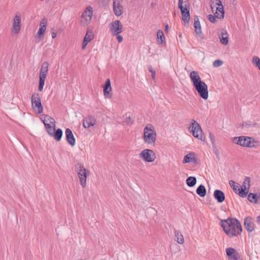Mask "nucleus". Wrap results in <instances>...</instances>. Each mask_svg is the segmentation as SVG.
<instances>
[{
    "label": "nucleus",
    "mask_w": 260,
    "mask_h": 260,
    "mask_svg": "<svg viewBox=\"0 0 260 260\" xmlns=\"http://www.w3.org/2000/svg\"><path fill=\"white\" fill-rule=\"evenodd\" d=\"M224 232L230 237H237L241 234L242 228L240 222L236 218H229L220 220Z\"/></svg>",
    "instance_id": "1"
},
{
    "label": "nucleus",
    "mask_w": 260,
    "mask_h": 260,
    "mask_svg": "<svg viewBox=\"0 0 260 260\" xmlns=\"http://www.w3.org/2000/svg\"><path fill=\"white\" fill-rule=\"evenodd\" d=\"M193 86L199 95L203 99L206 100L208 98V90L207 84L201 79L199 74L197 71H192L189 75Z\"/></svg>",
    "instance_id": "2"
},
{
    "label": "nucleus",
    "mask_w": 260,
    "mask_h": 260,
    "mask_svg": "<svg viewBox=\"0 0 260 260\" xmlns=\"http://www.w3.org/2000/svg\"><path fill=\"white\" fill-rule=\"evenodd\" d=\"M156 140V133L154 127L150 124L144 128L143 140L145 143L154 145Z\"/></svg>",
    "instance_id": "3"
},
{
    "label": "nucleus",
    "mask_w": 260,
    "mask_h": 260,
    "mask_svg": "<svg viewBox=\"0 0 260 260\" xmlns=\"http://www.w3.org/2000/svg\"><path fill=\"white\" fill-rule=\"evenodd\" d=\"M75 170L78 174L81 185L83 188H85L86 186V179L88 170L81 162H78L75 165Z\"/></svg>",
    "instance_id": "4"
},
{
    "label": "nucleus",
    "mask_w": 260,
    "mask_h": 260,
    "mask_svg": "<svg viewBox=\"0 0 260 260\" xmlns=\"http://www.w3.org/2000/svg\"><path fill=\"white\" fill-rule=\"evenodd\" d=\"M233 141L238 145L247 147H256L258 143L254 139L245 136L234 137Z\"/></svg>",
    "instance_id": "5"
},
{
    "label": "nucleus",
    "mask_w": 260,
    "mask_h": 260,
    "mask_svg": "<svg viewBox=\"0 0 260 260\" xmlns=\"http://www.w3.org/2000/svg\"><path fill=\"white\" fill-rule=\"evenodd\" d=\"M188 0H179L178 8L181 10L182 19L184 23L188 24L190 20Z\"/></svg>",
    "instance_id": "6"
},
{
    "label": "nucleus",
    "mask_w": 260,
    "mask_h": 260,
    "mask_svg": "<svg viewBox=\"0 0 260 260\" xmlns=\"http://www.w3.org/2000/svg\"><path fill=\"white\" fill-rule=\"evenodd\" d=\"M31 105L32 109L39 114L43 112V107L41 103V99L38 93L34 92L31 96Z\"/></svg>",
    "instance_id": "7"
},
{
    "label": "nucleus",
    "mask_w": 260,
    "mask_h": 260,
    "mask_svg": "<svg viewBox=\"0 0 260 260\" xmlns=\"http://www.w3.org/2000/svg\"><path fill=\"white\" fill-rule=\"evenodd\" d=\"M93 9L91 6L87 7L83 11L80 17V23L83 26L88 25L93 16Z\"/></svg>",
    "instance_id": "8"
},
{
    "label": "nucleus",
    "mask_w": 260,
    "mask_h": 260,
    "mask_svg": "<svg viewBox=\"0 0 260 260\" xmlns=\"http://www.w3.org/2000/svg\"><path fill=\"white\" fill-rule=\"evenodd\" d=\"M190 128L194 137L202 141H204L205 139L203 137L202 129L200 125L197 121L194 119L191 120Z\"/></svg>",
    "instance_id": "9"
},
{
    "label": "nucleus",
    "mask_w": 260,
    "mask_h": 260,
    "mask_svg": "<svg viewBox=\"0 0 260 260\" xmlns=\"http://www.w3.org/2000/svg\"><path fill=\"white\" fill-rule=\"evenodd\" d=\"M21 14L19 12H17L13 19V24L11 29L12 33L18 34L21 28Z\"/></svg>",
    "instance_id": "10"
},
{
    "label": "nucleus",
    "mask_w": 260,
    "mask_h": 260,
    "mask_svg": "<svg viewBox=\"0 0 260 260\" xmlns=\"http://www.w3.org/2000/svg\"><path fill=\"white\" fill-rule=\"evenodd\" d=\"M140 157L146 162H151L154 161L156 158L155 154L151 149H146L141 151Z\"/></svg>",
    "instance_id": "11"
},
{
    "label": "nucleus",
    "mask_w": 260,
    "mask_h": 260,
    "mask_svg": "<svg viewBox=\"0 0 260 260\" xmlns=\"http://www.w3.org/2000/svg\"><path fill=\"white\" fill-rule=\"evenodd\" d=\"M250 178L248 177H246L243 182L242 185L240 186V191H238V194L240 197L244 198L246 196L250 188Z\"/></svg>",
    "instance_id": "12"
},
{
    "label": "nucleus",
    "mask_w": 260,
    "mask_h": 260,
    "mask_svg": "<svg viewBox=\"0 0 260 260\" xmlns=\"http://www.w3.org/2000/svg\"><path fill=\"white\" fill-rule=\"evenodd\" d=\"M111 25V30L113 36L120 34L122 32V25L119 20L113 21Z\"/></svg>",
    "instance_id": "13"
},
{
    "label": "nucleus",
    "mask_w": 260,
    "mask_h": 260,
    "mask_svg": "<svg viewBox=\"0 0 260 260\" xmlns=\"http://www.w3.org/2000/svg\"><path fill=\"white\" fill-rule=\"evenodd\" d=\"M244 228L248 233H251L255 230V224L253 222V219L251 216H247L244 219Z\"/></svg>",
    "instance_id": "14"
},
{
    "label": "nucleus",
    "mask_w": 260,
    "mask_h": 260,
    "mask_svg": "<svg viewBox=\"0 0 260 260\" xmlns=\"http://www.w3.org/2000/svg\"><path fill=\"white\" fill-rule=\"evenodd\" d=\"M227 256L231 260H238L240 255L238 252L233 248L229 247L225 249Z\"/></svg>",
    "instance_id": "15"
},
{
    "label": "nucleus",
    "mask_w": 260,
    "mask_h": 260,
    "mask_svg": "<svg viewBox=\"0 0 260 260\" xmlns=\"http://www.w3.org/2000/svg\"><path fill=\"white\" fill-rule=\"evenodd\" d=\"M113 11L117 16H119L122 14V6L120 0H113Z\"/></svg>",
    "instance_id": "16"
},
{
    "label": "nucleus",
    "mask_w": 260,
    "mask_h": 260,
    "mask_svg": "<svg viewBox=\"0 0 260 260\" xmlns=\"http://www.w3.org/2000/svg\"><path fill=\"white\" fill-rule=\"evenodd\" d=\"M65 135L68 143L71 146H74L76 143V140L72 131L68 128L65 131Z\"/></svg>",
    "instance_id": "17"
},
{
    "label": "nucleus",
    "mask_w": 260,
    "mask_h": 260,
    "mask_svg": "<svg viewBox=\"0 0 260 260\" xmlns=\"http://www.w3.org/2000/svg\"><path fill=\"white\" fill-rule=\"evenodd\" d=\"M96 123V119L91 115H88L83 122V126L85 128H88L90 126H94Z\"/></svg>",
    "instance_id": "18"
},
{
    "label": "nucleus",
    "mask_w": 260,
    "mask_h": 260,
    "mask_svg": "<svg viewBox=\"0 0 260 260\" xmlns=\"http://www.w3.org/2000/svg\"><path fill=\"white\" fill-rule=\"evenodd\" d=\"M93 34L91 30L87 29L85 36L84 38L82 49H84L87 46V44L93 39Z\"/></svg>",
    "instance_id": "19"
},
{
    "label": "nucleus",
    "mask_w": 260,
    "mask_h": 260,
    "mask_svg": "<svg viewBox=\"0 0 260 260\" xmlns=\"http://www.w3.org/2000/svg\"><path fill=\"white\" fill-rule=\"evenodd\" d=\"M47 20L45 18H43L40 24V28L38 31V35L40 39H42L43 37L44 32L46 29Z\"/></svg>",
    "instance_id": "20"
},
{
    "label": "nucleus",
    "mask_w": 260,
    "mask_h": 260,
    "mask_svg": "<svg viewBox=\"0 0 260 260\" xmlns=\"http://www.w3.org/2000/svg\"><path fill=\"white\" fill-rule=\"evenodd\" d=\"M111 90L112 88L111 86L110 80L109 79H107L104 87V93L106 98H111L112 94L110 93V91H111Z\"/></svg>",
    "instance_id": "21"
},
{
    "label": "nucleus",
    "mask_w": 260,
    "mask_h": 260,
    "mask_svg": "<svg viewBox=\"0 0 260 260\" xmlns=\"http://www.w3.org/2000/svg\"><path fill=\"white\" fill-rule=\"evenodd\" d=\"M214 197L218 203H222L225 200V195L223 191L216 189L214 192Z\"/></svg>",
    "instance_id": "22"
},
{
    "label": "nucleus",
    "mask_w": 260,
    "mask_h": 260,
    "mask_svg": "<svg viewBox=\"0 0 260 260\" xmlns=\"http://www.w3.org/2000/svg\"><path fill=\"white\" fill-rule=\"evenodd\" d=\"M195 32L197 35H200L202 33L201 25L200 24L199 18L198 16H195L194 18V24Z\"/></svg>",
    "instance_id": "23"
},
{
    "label": "nucleus",
    "mask_w": 260,
    "mask_h": 260,
    "mask_svg": "<svg viewBox=\"0 0 260 260\" xmlns=\"http://www.w3.org/2000/svg\"><path fill=\"white\" fill-rule=\"evenodd\" d=\"M49 63L48 62H44L41 66L39 77L46 78L48 72Z\"/></svg>",
    "instance_id": "24"
},
{
    "label": "nucleus",
    "mask_w": 260,
    "mask_h": 260,
    "mask_svg": "<svg viewBox=\"0 0 260 260\" xmlns=\"http://www.w3.org/2000/svg\"><path fill=\"white\" fill-rule=\"evenodd\" d=\"M248 199L251 203H258L260 202V194L250 193L248 194Z\"/></svg>",
    "instance_id": "25"
},
{
    "label": "nucleus",
    "mask_w": 260,
    "mask_h": 260,
    "mask_svg": "<svg viewBox=\"0 0 260 260\" xmlns=\"http://www.w3.org/2000/svg\"><path fill=\"white\" fill-rule=\"evenodd\" d=\"M216 9V12L214 15L217 18L222 19L224 17V10L223 6L221 5L220 6L217 7Z\"/></svg>",
    "instance_id": "26"
},
{
    "label": "nucleus",
    "mask_w": 260,
    "mask_h": 260,
    "mask_svg": "<svg viewBox=\"0 0 260 260\" xmlns=\"http://www.w3.org/2000/svg\"><path fill=\"white\" fill-rule=\"evenodd\" d=\"M174 235L175 240L177 243L181 244L184 242V237L180 231L175 230Z\"/></svg>",
    "instance_id": "27"
},
{
    "label": "nucleus",
    "mask_w": 260,
    "mask_h": 260,
    "mask_svg": "<svg viewBox=\"0 0 260 260\" xmlns=\"http://www.w3.org/2000/svg\"><path fill=\"white\" fill-rule=\"evenodd\" d=\"M220 43L224 45H226L229 43V39L228 34L226 31H222L219 36Z\"/></svg>",
    "instance_id": "28"
},
{
    "label": "nucleus",
    "mask_w": 260,
    "mask_h": 260,
    "mask_svg": "<svg viewBox=\"0 0 260 260\" xmlns=\"http://www.w3.org/2000/svg\"><path fill=\"white\" fill-rule=\"evenodd\" d=\"M196 161V157L194 153L187 154L184 157L183 163H189Z\"/></svg>",
    "instance_id": "29"
},
{
    "label": "nucleus",
    "mask_w": 260,
    "mask_h": 260,
    "mask_svg": "<svg viewBox=\"0 0 260 260\" xmlns=\"http://www.w3.org/2000/svg\"><path fill=\"white\" fill-rule=\"evenodd\" d=\"M197 193L201 197H204L206 194V189L204 185L201 184L197 189Z\"/></svg>",
    "instance_id": "30"
},
{
    "label": "nucleus",
    "mask_w": 260,
    "mask_h": 260,
    "mask_svg": "<svg viewBox=\"0 0 260 260\" xmlns=\"http://www.w3.org/2000/svg\"><path fill=\"white\" fill-rule=\"evenodd\" d=\"M62 136V131L60 128H58L55 131L52 137L54 138L57 141H59Z\"/></svg>",
    "instance_id": "31"
},
{
    "label": "nucleus",
    "mask_w": 260,
    "mask_h": 260,
    "mask_svg": "<svg viewBox=\"0 0 260 260\" xmlns=\"http://www.w3.org/2000/svg\"><path fill=\"white\" fill-rule=\"evenodd\" d=\"M187 185L189 187L194 186L197 183V179L195 177H189L186 180Z\"/></svg>",
    "instance_id": "32"
},
{
    "label": "nucleus",
    "mask_w": 260,
    "mask_h": 260,
    "mask_svg": "<svg viewBox=\"0 0 260 260\" xmlns=\"http://www.w3.org/2000/svg\"><path fill=\"white\" fill-rule=\"evenodd\" d=\"M229 185L233 188L235 192L238 194V191H239L240 189L239 185L236 184V182L233 180L229 181Z\"/></svg>",
    "instance_id": "33"
},
{
    "label": "nucleus",
    "mask_w": 260,
    "mask_h": 260,
    "mask_svg": "<svg viewBox=\"0 0 260 260\" xmlns=\"http://www.w3.org/2000/svg\"><path fill=\"white\" fill-rule=\"evenodd\" d=\"M222 4L220 0H211V8L212 12H214V9H216L217 7L221 6Z\"/></svg>",
    "instance_id": "34"
},
{
    "label": "nucleus",
    "mask_w": 260,
    "mask_h": 260,
    "mask_svg": "<svg viewBox=\"0 0 260 260\" xmlns=\"http://www.w3.org/2000/svg\"><path fill=\"white\" fill-rule=\"evenodd\" d=\"M44 123H49L50 124H52V125L55 126V120L52 118L51 116L49 115H45L44 117V119L43 120Z\"/></svg>",
    "instance_id": "35"
},
{
    "label": "nucleus",
    "mask_w": 260,
    "mask_h": 260,
    "mask_svg": "<svg viewBox=\"0 0 260 260\" xmlns=\"http://www.w3.org/2000/svg\"><path fill=\"white\" fill-rule=\"evenodd\" d=\"M124 122L128 125L132 124L133 123V120H132L130 114L126 113L124 116Z\"/></svg>",
    "instance_id": "36"
},
{
    "label": "nucleus",
    "mask_w": 260,
    "mask_h": 260,
    "mask_svg": "<svg viewBox=\"0 0 260 260\" xmlns=\"http://www.w3.org/2000/svg\"><path fill=\"white\" fill-rule=\"evenodd\" d=\"M46 78L39 77V90L40 91H42L43 89V87L45 84V80Z\"/></svg>",
    "instance_id": "37"
},
{
    "label": "nucleus",
    "mask_w": 260,
    "mask_h": 260,
    "mask_svg": "<svg viewBox=\"0 0 260 260\" xmlns=\"http://www.w3.org/2000/svg\"><path fill=\"white\" fill-rule=\"evenodd\" d=\"M157 40H160L161 42H164L165 41V37L162 30H159L157 32Z\"/></svg>",
    "instance_id": "38"
},
{
    "label": "nucleus",
    "mask_w": 260,
    "mask_h": 260,
    "mask_svg": "<svg viewBox=\"0 0 260 260\" xmlns=\"http://www.w3.org/2000/svg\"><path fill=\"white\" fill-rule=\"evenodd\" d=\"M209 138H210V140L212 143V147H213V149L215 150L216 149V143H215V137L213 134L210 133H209Z\"/></svg>",
    "instance_id": "39"
},
{
    "label": "nucleus",
    "mask_w": 260,
    "mask_h": 260,
    "mask_svg": "<svg viewBox=\"0 0 260 260\" xmlns=\"http://www.w3.org/2000/svg\"><path fill=\"white\" fill-rule=\"evenodd\" d=\"M252 63L257 67V66L260 64V58L256 56H253L252 58Z\"/></svg>",
    "instance_id": "40"
},
{
    "label": "nucleus",
    "mask_w": 260,
    "mask_h": 260,
    "mask_svg": "<svg viewBox=\"0 0 260 260\" xmlns=\"http://www.w3.org/2000/svg\"><path fill=\"white\" fill-rule=\"evenodd\" d=\"M223 63V61L221 60L217 59L215 60L213 63V66L214 67H218L221 66Z\"/></svg>",
    "instance_id": "41"
},
{
    "label": "nucleus",
    "mask_w": 260,
    "mask_h": 260,
    "mask_svg": "<svg viewBox=\"0 0 260 260\" xmlns=\"http://www.w3.org/2000/svg\"><path fill=\"white\" fill-rule=\"evenodd\" d=\"M55 126H52V127H51L50 128H49L48 129H47V132L48 133V134L50 136H52V135H53L55 131Z\"/></svg>",
    "instance_id": "42"
},
{
    "label": "nucleus",
    "mask_w": 260,
    "mask_h": 260,
    "mask_svg": "<svg viewBox=\"0 0 260 260\" xmlns=\"http://www.w3.org/2000/svg\"><path fill=\"white\" fill-rule=\"evenodd\" d=\"M216 18H217V17L215 16V15H214V16H213L211 14H210L208 15V19L212 23H215L217 21Z\"/></svg>",
    "instance_id": "43"
},
{
    "label": "nucleus",
    "mask_w": 260,
    "mask_h": 260,
    "mask_svg": "<svg viewBox=\"0 0 260 260\" xmlns=\"http://www.w3.org/2000/svg\"><path fill=\"white\" fill-rule=\"evenodd\" d=\"M115 36H117V39L119 43L122 42L123 38L120 34L115 35Z\"/></svg>",
    "instance_id": "44"
},
{
    "label": "nucleus",
    "mask_w": 260,
    "mask_h": 260,
    "mask_svg": "<svg viewBox=\"0 0 260 260\" xmlns=\"http://www.w3.org/2000/svg\"><path fill=\"white\" fill-rule=\"evenodd\" d=\"M44 125H45V126L46 128V130L47 129H48L49 128H50L51 127H52L53 125H52V124H50V123H44Z\"/></svg>",
    "instance_id": "45"
},
{
    "label": "nucleus",
    "mask_w": 260,
    "mask_h": 260,
    "mask_svg": "<svg viewBox=\"0 0 260 260\" xmlns=\"http://www.w3.org/2000/svg\"><path fill=\"white\" fill-rule=\"evenodd\" d=\"M51 37H52V39L55 38L56 37V33L54 31H52Z\"/></svg>",
    "instance_id": "46"
},
{
    "label": "nucleus",
    "mask_w": 260,
    "mask_h": 260,
    "mask_svg": "<svg viewBox=\"0 0 260 260\" xmlns=\"http://www.w3.org/2000/svg\"><path fill=\"white\" fill-rule=\"evenodd\" d=\"M148 70L151 73L155 72L151 66L148 67Z\"/></svg>",
    "instance_id": "47"
},
{
    "label": "nucleus",
    "mask_w": 260,
    "mask_h": 260,
    "mask_svg": "<svg viewBox=\"0 0 260 260\" xmlns=\"http://www.w3.org/2000/svg\"><path fill=\"white\" fill-rule=\"evenodd\" d=\"M256 222L260 224V215L257 217Z\"/></svg>",
    "instance_id": "48"
},
{
    "label": "nucleus",
    "mask_w": 260,
    "mask_h": 260,
    "mask_svg": "<svg viewBox=\"0 0 260 260\" xmlns=\"http://www.w3.org/2000/svg\"><path fill=\"white\" fill-rule=\"evenodd\" d=\"M151 76H152V78L153 79H155V72H154L151 73Z\"/></svg>",
    "instance_id": "49"
},
{
    "label": "nucleus",
    "mask_w": 260,
    "mask_h": 260,
    "mask_svg": "<svg viewBox=\"0 0 260 260\" xmlns=\"http://www.w3.org/2000/svg\"><path fill=\"white\" fill-rule=\"evenodd\" d=\"M168 29H169V25L168 24H167L165 26V30L168 31Z\"/></svg>",
    "instance_id": "50"
},
{
    "label": "nucleus",
    "mask_w": 260,
    "mask_h": 260,
    "mask_svg": "<svg viewBox=\"0 0 260 260\" xmlns=\"http://www.w3.org/2000/svg\"><path fill=\"white\" fill-rule=\"evenodd\" d=\"M257 67L258 68V69L260 71V64H258V66H257Z\"/></svg>",
    "instance_id": "51"
}]
</instances>
